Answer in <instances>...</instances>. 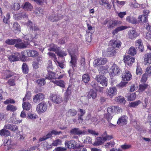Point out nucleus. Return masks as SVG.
Masks as SVG:
<instances>
[{
  "instance_id": "obj_1",
  "label": "nucleus",
  "mask_w": 151,
  "mask_h": 151,
  "mask_svg": "<svg viewBox=\"0 0 151 151\" xmlns=\"http://www.w3.org/2000/svg\"><path fill=\"white\" fill-rule=\"evenodd\" d=\"M47 109V103L46 102L42 101L37 105L36 110L39 114H41L46 112Z\"/></svg>"
},
{
  "instance_id": "obj_2",
  "label": "nucleus",
  "mask_w": 151,
  "mask_h": 151,
  "mask_svg": "<svg viewBox=\"0 0 151 151\" xmlns=\"http://www.w3.org/2000/svg\"><path fill=\"white\" fill-rule=\"evenodd\" d=\"M70 132L71 134L78 135L88 134L86 129L81 130L78 128H74L71 129Z\"/></svg>"
},
{
  "instance_id": "obj_3",
  "label": "nucleus",
  "mask_w": 151,
  "mask_h": 151,
  "mask_svg": "<svg viewBox=\"0 0 151 151\" xmlns=\"http://www.w3.org/2000/svg\"><path fill=\"white\" fill-rule=\"evenodd\" d=\"M68 51L71 58V60L70 63L71 64L72 68L74 69V67H76V63L77 59V57L74 53V51L70 49L68 50Z\"/></svg>"
},
{
  "instance_id": "obj_4",
  "label": "nucleus",
  "mask_w": 151,
  "mask_h": 151,
  "mask_svg": "<svg viewBox=\"0 0 151 151\" xmlns=\"http://www.w3.org/2000/svg\"><path fill=\"white\" fill-rule=\"evenodd\" d=\"M96 80L98 82L103 86L106 87L107 85V79L104 76L97 75L96 76Z\"/></svg>"
},
{
  "instance_id": "obj_5",
  "label": "nucleus",
  "mask_w": 151,
  "mask_h": 151,
  "mask_svg": "<svg viewBox=\"0 0 151 151\" xmlns=\"http://www.w3.org/2000/svg\"><path fill=\"white\" fill-rule=\"evenodd\" d=\"M109 71L111 75L113 76L118 74L120 73L121 70L118 66L116 64H114L110 69Z\"/></svg>"
},
{
  "instance_id": "obj_6",
  "label": "nucleus",
  "mask_w": 151,
  "mask_h": 151,
  "mask_svg": "<svg viewBox=\"0 0 151 151\" xmlns=\"http://www.w3.org/2000/svg\"><path fill=\"white\" fill-rule=\"evenodd\" d=\"M47 18L50 21L53 22L62 19L63 18V16L60 14H52L48 16Z\"/></svg>"
},
{
  "instance_id": "obj_7",
  "label": "nucleus",
  "mask_w": 151,
  "mask_h": 151,
  "mask_svg": "<svg viewBox=\"0 0 151 151\" xmlns=\"http://www.w3.org/2000/svg\"><path fill=\"white\" fill-rule=\"evenodd\" d=\"M20 42H17V43L15 45V47L19 49H23L26 48L27 46L29 45V42L27 41H22L20 39Z\"/></svg>"
},
{
  "instance_id": "obj_8",
  "label": "nucleus",
  "mask_w": 151,
  "mask_h": 151,
  "mask_svg": "<svg viewBox=\"0 0 151 151\" xmlns=\"http://www.w3.org/2000/svg\"><path fill=\"white\" fill-rule=\"evenodd\" d=\"M65 144V147L68 148H74L77 147L76 142L73 140L66 141Z\"/></svg>"
},
{
  "instance_id": "obj_9",
  "label": "nucleus",
  "mask_w": 151,
  "mask_h": 151,
  "mask_svg": "<svg viewBox=\"0 0 151 151\" xmlns=\"http://www.w3.org/2000/svg\"><path fill=\"white\" fill-rule=\"evenodd\" d=\"M107 62V59L106 58H100L94 60L93 63L96 65H103L105 64Z\"/></svg>"
},
{
  "instance_id": "obj_10",
  "label": "nucleus",
  "mask_w": 151,
  "mask_h": 151,
  "mask_svg": "<svg viewBox=\"0 0 151 151\" xmlns=\"http://www.w3.org/2000/svg\"><path fill=\"white\" fill-rule=\"evenodd\" d=\"M121 42L119 40H111L110 42V44L113 48L118 50L121 47Z\"/></svg>"
},
{
  "instance_id": "obj_11",
  "label": "nucleus",
  "mask_w": 151,
  "mask_h": 151,
  "mask_svg": "<svg viewBox=\"0 0 151 151\" xmlns=\"http://www.w3.org/2000/svg\"><path fill=\"white\" fill-rule=\"evenodd\" d=\"M21 58L20 54L18 52L15 53L8 57L9 60L11 62L18 61Z\"/></svg>"
},
{
  "instance_id": "obj_12",
  "label": "nucleus",
  "mask_w": 151,
  "mask_h": 151,
  "mask_svg": "<svg viewBox=\"0 0 151 151\" xmlns=\"http://www.w3.org/2000/svg\"><path fill=\"white\" fill-rule=\"evenodd\" d=\"M99 3L100 5L103 6L106 9H110L111 8V5L107 0H99Z\"/></svg>"
},
{
  "instance_id": "obj_13",
  "label": "nucleus",
  "mask_w": 151,
  "mask_h": 151,
  "mask_svg": "<svg viewBox=\"0 0 151 151\" xmlns=\"http://www.w3.org/2000/svg\"><path fill=\"white\" fill-rule=\"evenodd\" d=\"M44 98V95L41 93L36 95L33 99V101L35 103H37L42 101Z\"/></svg>"
},
{
  "instance_id": "obj_14",
  "label": "nucleus",
  "mask_w": 151,
  "mask_h": 151,
  "mask_svg": "<svg viewBox=\"0 0 151 151\" xmlns=\"http://www.w3.org/2000/svg\"><path fill=\"white\" fill-rule=\"evenodd\" d=\"M127 119L128 117L127 116L123 115L118 119L117 123L120 125L126 124H127Z\"/></svg>"
},
{
  "instance_id": "obj_15",
  "label": "nucleus",
  "mask_w": 151,
  "mask_h": 151,
  "mask_svg": "<svg viewBox=\"0 0 151 151\" xmlns=\"http://www.w3.org/2000/svg\"><path fill=\"white\" fill-rule=\"evenodd\" d=\"M144 63L145 65H148L151 63V53L145 54L144 56Z\"/></svg>"
},
{
  "instance_id": "obj_16",
  "label": "nucleus",
  "mask_w": 151,
  "mask_h": 151,
  "mask_svg": "<svg viewBox=\"0 0 151 151\" xmlns=\"http://www.w3.org/2000/svg\"><path fill=\"white\" fill-rule=\"evenodd\" d=\"M139 34L134 30H130L128 32L129 38L133 40L139 36Z\"/></svg>"
},
{
  "instance_id": "obj_17",
  "label": "nucleus",
  "mask_w": 151,
  "mask_h": 151,
  "mask_svg": "<svg viewBox=\"0 0 151 151\" xmlns=\"http://www.w3.org/2000/svg\"><path fill=\"white\" fill-rule=\"evenodd\" d=\"M132 75L130 72L128 71H125L122 76V80L124 81H129L132 78Z\"/></svg>"
},
{
  "instance_id": "obj_18",
  "label": "nucleus",
  "mask_w": 151,
  "mask_h": 151,
  "mask_svg": "<svg viewBox=\"0 0 151 151\" xmlns=\"http://www.w3.org/2000/svg\"><path fill=\"white\" fill-rule=\"evenodd\" d=\"M106 138H102V137H99L97 138L96 139L95 141L94 142L93 145L95 146H98L101 145L105 141H106Z\"/></svg>"
},
{
  "instance_id": "obj_19",
  "label": "nucleus",
  "mask_w": 151,
  "mask_h": 151,
  "mask_svg": "<svg viewBox=\"0 0 151 151\" xmlns=\"http://www.w3.org/2000/svg\"><path fill=\"white\" fill-rule=\"evenodd\" d=\"M12 28L13 30L15 33L19 34L20 32V25L17 22H15L13 23Z\"/></svg>"
},
{
  "instance_id": "obj_20",
  "label": "nucleus",
  "mask_w": 151,
  "mask_h": 151,
  "mask_svg": "<svg viewBox=\"0 0 151 151\" xmlns=\"http://www.w3.org/2000/svg\"><path fill=\"white\" fill-rule=\"evenodd\" d=\"M107 111L109 112H112V113L114 112L120 113L122 112V109L119 107L116 106H112L107 109Z\"/></svg>"
},
{
  "instance_id": "obj_21",
  "label": "nucleus",
  "mask_w": 151,
  "mask_h": 151,
  "mask_svg": "<svg viewBox=\"0 0 151 151\" xmlns=\"http://www.w3.org/2000/svg\"><path fill=\"white\" fill-rule=\"evenodd\" d=\"M14 17L16 20H18L21 19L22 17L23 18H26L27 15L26 14L25 12H23L18 14H15Z\"/></svg>"
},
{
  "instance_id": "obj_22",
  "label": "nucleus",
  "mask_w": 151,
  "mask_h": 151,
  "mask_svg": "<svg viewBox=\"0 0 151 151\" xmlns=\"http://www.w3.org/2000/svg\"><path fill=\"white\" fill-rule=\"evenodd\" d=\"M107 93L108 96L111 98L117 93V89L114 87H111L108 89Z\"/></svg>"
},
{
  "instance_id": "obj_23",
  "label": "nucleus",
  "mask_w": 151,
  "mask_h": 151,
  "mask_svg": "<svg viewBox=\"0 0 151 151\" xmlns=\"http://www.w3.org/2000/svg\"><path fill=\"white\" fill-rule=\"evenodd\" d=\"M27 52L28 56L35 57L38 55V52L34 50H28Z\"/></svg>"
},
{
  "instance_id": "obj_24",
  "label": "nucleus",
  "mask_w": 151,
  "mask_h": 151,
  "mask_svg": "<svg viewBox=\"0 0 151 151\" xmlns=\"http://www.w3.org/2000/svg\"><path fill=\"white\" fill-rule=\"evenodd\" d=\"M127 22L132 24H136L137 23V19L136 18L131 15L127 17L126 18Z\"/></svg>"
},
{
  "instance_id": "obj_25",
  "label": "nucleus",
  "mask_w": 151,
  "mask_h": 151,
  "mask_svg": "<svg viewBox=\"0 0 151 151\" xmlns=\"http://www.w3.org/2000/svg\"><path fill=\"white\" fill-rule=\"evenodd\" d=\"M136 46L137 48H138L139 50L141 52L143 51L144 50L143 46L142 43V40L141 39L137 40L136 41Z\"/></svg>"
},
{
  "instance_id": "obj_26",
  "label": "nucleus",
  "mask_w": 151,
  "mask_h": 151,
  "mask_svg": "<svg viewBox=\"0 0 151 151\" xmlns=\"http://www.w3.org/2000/svg\"><path fill=\"white\" fill-rule=\"evenodd\" d=\"M52 100L53 102L57 104H59L63 101L62 97L59 96H53L52 97Z\"/></svg>"
},
{
  "instance_id": "obj_27",
  "label": "nucleus",
  "mask_w": 151,
  "mask_h": 151,
  "mask_svg": "<svg viewBox=\"0 0 151 151\" xmlns=\"http://www.w3.org/2000/svg\"><path fill=\"white\" fill-rule=\"evenodd\" d=\"M27 24L29 27V28L32 30L37 31L39 30V28L37 25L35 24H33L30 21L28 22Z\"/></svg>"
},
{
  "instance_id": "obj_28",
  "label": "nucleus",
  "mask_w": 151,
  "mask_h": 151,
  "mask_svg": "<svg viewBox=\"0 0 151 151\" xmlns=\"http://www.w3.org/2000/svg\"><path fill=\"white\" fill-rule=\"evenodd\" d=\"M91 85L93 88L95 89L96 91H99L100 92H101L102 91V87L99 86L97 83L95 81H92L91 83Z\"/></svg>"
},
{
  "instance_id": "obj_29",
  "label": "nucleus",
  "mask_w": 151,
  "mask_h": 151,
  "mask_svg": "<svg viewBox=\"0 0 151 151\" xmlns=\"http://www.w3.org/2000/svg\"><path fill=\"white\" fill-rule=\"evenodd\" d=\"M20 39H8L5 41V43L8 45H13L17 43V42H20Z\"/></svg>"
},
{
  "instance_id": "obj_30",
  "label": "nucleus",
  "mask_w": 151,
  "mask_h": 151,
  "mask_svg": "<svg viewBox=\"0 0 151 151\" xmlns=\"http://www.w3.org/2000/svg\"><path fill=\"white\" fill-rule=\"evenodd\" d=\"M33 8L32 5L28 2H25L23 6L24 10L27 11H31Z\"/></svg>"
},
{
  "instance_id": "obj_31",
  "label": "nucleus",
  "mask_w": 151,
  "mask_h": 151,
  "mask_svg": "<svg viewBox=\"0 0 151 151\" xmlns=\"http://www.w3.org/2000/svg\"><path fill=\"white\" fill-rule=\"evenodd\" d=\"M106 52L107 55L109 56H113L116 53L115 50L112 47H109L108 48Z\"/></svg>"
},
{
  "instance_id": "obj_32",
  "label": "nucleus",
  "mask_w": 151,
  "mask_h": 151,
  "mask_svg": "<svg viewBox=\"0 0 151 151\" xmlns=\"http://www.w3.org/2000/svg\"><path fill=\"white\" fill-rule=\"evenodd\" d=\"M10 135V132L4 128L0 130V135L2 136L8 137Z\"/></svg>"
},
{
  "instance_id": "obj_33",
  "label": "nucleus",
  "mask_w": 151,
  "mask_h": 151,
  "mask_svg": "<svg viewBox=\"0 0 151 151\" xmlns=\"http://www.w3.org/2000/svg\"><path fill=\"white\" fill-rule=\"evenodd\" d=\"M52 82L55 84L57 86H59L62 88H64L65 87V82L62 80H56L53 81Z\"/></svg>"
},
{
  "instance_id": "obj_34",
  "label": "nucleus",
  "mask_w": 151,
  "mask_h": 151,
  "mask_svg": "<svg viewBox=\"0 0 151 151\" xmlns=\"http://www.w3.org/2000/svg\"><path fill=\"white\" fill-rule=\"evenodd\" d=\"M96 92L92 89L91 90L88 92L87 96L88 98H92L93 99H95L96 97Z\"/></svg>"
},
{
  "instance_id": "obj_35",
  "label": "nucleus",
  "mask_w": 151,
  "mask_h": 151,
  "mask_svg": "<svg viewBox=\"0 0 151 151\" xmlns=\"http://www.w3.org/2000/svg\"><path fill=\"white\" fill-rule=\"evenodd\" d=\"M22 106L24 109L27 111L29 110L32 107L31 105L28 102H23Z\"/></svg>"
},
{
  "instance_id": "obj_36",
  "label": "nucleus",
  "mask_w": 151,
  "mask_h": 151,
  "mask_svg": "<svg viewBox=\"0 0 151 151\" xmlns=\"http://www.w3.org/2000/svg\"><path fill=\"white\" fill-rule=\"evenodd\" d=\"M120 22L116 20H111L109 23V27L113 28L116 26Z\"/></svg>"
},
{
  "instance_id": "obj_37",
  "label": "nucleus",
  "mask_w": 151,
  "mask_h": 151,
  "mask_svg": "<svg viewBox=\"0 0 151 151\" xmlns=\"http://www.w3.org/2000/svg\"><path fill=\"white\" fill-rule=\"evenodd\" d=\"M50 48L48 49V50L50 51L55 52L56 53V51L59 50V47H58L57 45L54 44H51L50 46Z\"/></svg>"
},
{
  "instance_id": "obj_38",
  "label": "nucleus",
  "mask_w": 151,
  "mask_h": 151,
  "mask_svg": "<svg viewBox=\"0 0 151 151\" xmlns=\"http://www.w3.org/2000/svg\"><path fill=\"white\" fill-rule=\"evenodd\" d=\"M138 20L140 22H146L147 21V17L145 15H140L138 17Z\"/></svg>"
},
{
  "instance_id": "obj_39",
  "label": "nucleus",
  "mask_w": 151,
  "mask_h": 151,
  "mask_svg": "<svg viewBox=\"0 0 151 151\" xmlns=\"http://www.w3.org/2000/svg\"><path fill=\"white\" fill-rule=\"evenodd\" d=\"M90 80L89 75L88 74H85L82 76V81L84 83H88Z\"/></svg>"
},
{
  "instance_id": "obj_40",
  "label": "nucleus",
  "mask_w": 151,
  "mask_h": 151,
  "mask_svg": "<svg viewBox=\"0 0 151 151\" xmlns=\"http://www.w3.org/2000/svg\"><path fill=\"white\" fill-rule=\"evenodd\" d=\"M108 113L104 114V117L109 122L112 119L113 115L112 112H109L107 111Z\"/></svg>"
},
{
  "instance_id": "obj_41",
  "label": "nucleus",
  "mask_w": 151,
  "mask_h": 151,
  "mask_svg": "<svg viewBox=\"0 0 151 151\" xmlns=\"http://www.w3.org/2000/svg\"><path fill=\"white\" fill-rule=\"evenodd\" d=\"M128 53L130 55L134 56L136 53V50L135 48L133 47H131L128 52Z\"/></svg>"
},
{
  "instance_id": "obj_42",
  "label": "nucleus",
  "mask_w": 151,
  "mask_h": 151,
  "mask_svg": "<svg viewBox=\"0 0 151 151\" xmlns=\"http://www.w3.org/2000/svg\"><path fill=\"white\" fill-rule=\"evenodd\" d=\"M35 13L37 15L41 16L43 14V10L40 8H37L35 11Z\"/></svg>"
},
{
  "instance_id": "obj_43",
  "label": "nucleus",
  "mask_w": 151,
  "mask_h": 151,
  "mask_svg": "<svg viewBox=\"0 0 151 151\" xmlns=\"http://www.w3.org/2000/svg\"><path fill=\"white\" fill-rule=\"evenodd\" d=\"M77 113V111L74 109H70L68 111L67 114L68 116H74L76 115Z\"/></svg>"
},
{
  "instance_id": "obj_44",
  "label": "nucleus",
  "mask_w": 151,
  "mask_h": 151,
  "mask_svg": "<svg viewBox=\"0 0 151 151\" xmlns=\"http://www.w3.org/2000/svg\"><path fill=\"white\" fill-rule=\"evenodd\" d=\"M6 109L8 111H14L17 109V108L11 104H9L6 107Z\"/></svg>"
},
{
  "instance_id": "obj_45",
  "label": "nucleus",
  "mask_w": 151,
  "mask_h": 151,
  "mask_svg": "<svg viewBox=\"0 0 151 151\" xmlns=\"http://www.w3.org/2000/svg\"><path fill=\"white\" fill-rule=\"evenodd\" d=\"M116 101L119 103L125 104L126 102L124 98L122 96H119L116 97Z\"/></svg>"
},
{
  "instance_id": "obj_46",
  "label": "nucleus",
  "mask_w": 151,
  "mask_h": 151,
  "mask_svg": "<svg viewBox=\"0 0 151 151\" xmlns=\"http://www.w3.org/2000/svg\"><path fill=\"white\" fill-rule=\"evenodd\" d=\"M56 53L57 55L61 57H63L64 56H66L67 54L66 52L63 51H59V50L57 51H56Z\"/></svg>"
},
{
  "instance_id": "obj_47",
  "label": "nucleus",
  "mask_w": 151,
  "mask_h": 151,
  "mask_svg": "<svg viewBox=\"0 0 151 151\" xmlns=\"http://www.w3.org/2000/svg\"><path fill=\"white\" fill-rule=\"evenodd\" d=\"M36 82L40 86H43L45 83V80L44 78L39 79L36 81Z\"/></svg>"
},
{
  "instance_id": "obj_48",
  "label": "nucleus",
  "mask_w": 151,
  "mask_h": 151,
  "mask_svg": "<svg viewBox=\"0 0 151 151\" xmlns=\"http://www.w3.org/2000/svg\"><path fill=\"white\" fill-rule=\"evenodd\" d=\"M22 68L23 72L24 73H28L29 71V69L26 63H23L22 65Z\"/></svg>"
},
{
  "instance_id": "obj_49",
  "label": "nucleus",
  "mask_w": 151,
  "mask_h": 151,
  "mask_svg": "<svg viewBox=\"0 0 151 151\" xmlns=\"http://www.w3.org/2000/svg\"><path fill=\"white\" fill-rule=\"evenodd\" d=\"M31 96V93L29 91L27 92L25 95V97L23 99V102H24L26 101H28L30 99Z\"/></svg>"
},
{
  "instance_id": "obj_50",
  "label": "nucleus",
  "mask_w": 151,
  "mask_h": 151,
  "mask_svg": "<svg viewBox=\"0 0 151 151\" xmlns=\"http://www.w3.org/2000/svg\"><path fill=\"white\" fill-rule=\"evenodd\" d=\"M99 72L100 74H104L107 72V70L104 66H101L100 67L99 70Z\"/></svg>"
},
{
  "instance_id": "obj_51",
  "label": "nucleus",
  "mask_w": 151,
  "mask_h": 151,
  "mask_svg": "<svg viewBox=\"0 0 151 151\" xmlns=\"http://www.w3.org/2000/svg\"><path fill=\"white\" fill-rule=\"evenodd\" d=\"M91 117L90 114H88L86 117V119L88 121H90L91 123L97 121V119L95 117H93L91 118Z\"/></svg>"
},
{
  "instance_id": "obj_52",
  "label": "nucleus",
  "mask_w": 151,
  "mask_h": 151,
  "mask_svg": "<svg viewBox=\"0 0 151 151\" xmlns=\"http://www.w3.org/2000/svg\"><path fill=\"white\" fill-rule=\"evenodd\" d=\"M141 103V102L139 100L132 102L129 104V106L130 107H135L138 106L139 104H140Z\"/></svg>"
},
{
  "instance_id": "obj_53",
  "label": "nucleus",
  "mask_w": 151,
  "mask_h": 151,
  "mask_svg": "<svg viewBox=\"0 0 151 151\" xmlns=\"http://www.w3.org/2000/svg\"><path fill=\"white\" fill-rule=\"evenodd\" d=\"M148 86V85L146 84H141L139 86V92H142L144 91Z\"/></svg>"
},
{
  "instance_id": "obj_54",
  "label": "nucleus",
  "mask_w": 151,
  "mask_h": 151,
  "mask_svg": "<svg viewBox=\"0 0 151 151\" xmlns=\"http://www.w3.org/2000/svg\"><path fill=\"white\" fill-rule=\"evenodd\" d=\"M62 142V141L61 140L58 139L54 141L52 143V146H54L59 145H61Z\"/></svg>"
},
{
  "instance_id": "obj_55",
  "label": "nucleus",
  "mask_w": 151,
  "mask_h": 151,
  "mask_svg": "<svg viewBox=\"0 0 151 151\" xmlns=\"http://www.w3.org/2000/svg\"><path fill=\"white\" fill-rule=\"evenodd\" d=\"M10 122L12 123L16 124L18 123V119L15 116H13L10 118Z\"/></svg>"
},
{
  "instance_id": "obj_56",
  "label": "nucleus",
  "mask_w": 151,
  "mask_h": 151,
  "mask_svg": "<svg viewBox=\"0 0 151 151\" xmlns=\"http://www.w3.org/2000/svg\"><path fill=\"white\" fill-rule=\"evenodd\" d=\"M55 75V74L53 72H49L48 75L45 78L49 80L52 79L53 78Z\"/></svg>"
},
{
  "instance_id": "obj_57",
  "label": "nucleus",
  "mask_w": 151,
  "mask_h": 151,
  "mask_svg": "<svg viewBox=\"0 0 151 151\" xmlns=\"http://www.w3.org/2000/svg\"><path fill=\"white\" fill-rule=\"evenodd\" d=\"M102 138H104L105 137L106 138V139L107 140H109L111 139L112 138V137L111 135H109L107 134L106 132H104V133L102 135Z\"/></svg>"
},
{
  "instance_id": "obj_58",
  "label": "nucleus",
  "mask_w": 151,
  "mask_h": 151,
  "mask_svg": "<svg viewBox=\"0 0 151 151\" xmlns=\"http://www.w3.org/2000/svg\"><path fill=\"white\" fill-rule=\"evenodd\" d=\"M136 97V95L135 93H132L128 96V99L130 101H133L135 99Z\"/></svg>"
},
{
  "instance_id": "obj_59",
  "label": "nucleus",
  "mask_w": 151,
  "mask_h": 151,
  "mask_svg": "<svg viewBox=\"0 0 151 151\" xmlns=\"http://www.w3.org/2000/svg\"><path fill=\"white\" fill-rule=\"evenodd\" d=\"M5 73H6V78H9L12 76L14 75L15 73H14L12 72H10L9 71L7 70L6 71V72Z\"/></svg>"
},
{
  "instance_id": "obj_60",
  "label": "nucleus",
  "mask_w": 151,
  "mask_h": 151,
  "mask_svg": "<svg viewBox=\"0 0 151 151\" xmlns=\"http://www.w3.org/2000/svg\"><path fill=\"white\" fill-rule=\"evenodd\" d=\"M48 62L49 63V65L47 66V70L48 72H51L52 71L53 68L52 64V62L51 61L49 60Z\"/></svg>"
},
{
  "instance_id": "obj_61",
  "label": "nucleus",
  "mask_w": 151,
  "mask_h": 151,
  "mask_svg": "<svg viewBox=\"0 0 151 151\" xmlns=\"http://www.w3.org/2000/svg\"><path fill=\"white\" fill-rule=\"evenodd\" d=\"M117 14L118 16L121 18H122L124 17V16L127 14V13L126 12H117Z\"/></svg>"
},
{
  "instance_id": "obj_62",
  "label": "nucleus",
  "mask_w": 151,
  "mask_h": 151,
  "mask_svg": "<svg viewBox=\"0 0 151 151\" xmlns=\"http://www.w3.org/2000/svg\"><path fill=\"white\" fill-rule=\"evenodd\" d=\"M18 127L17 126L14 124L12 125L11 131L15 132L16 131H17L18 130Z\"/></svg>"
},
{
  "instance_id": "obj_63",
  "label": "nucleus",
  "mask_w": 151,
  "mask_h": 151,
  "mask_svg": "<svg viewBox=\"0 0 151 151\" xmlns=\"http://www.w3.org/2000/svg\"><path fill=\"white\" fill-rule=\"evenodd\" d=\"M27 118L29 119H35L36 118V115L35 114H32L30 113H29L27 116Z\"/></svg>"
},
{
  "instance_id": "obj_64",
  "label": "nucleus",
  "mask_w": 151,
  "mask_h": 151,
  "mask_svg": "<svg viewBox=\"0 0 151 151\" xmlns=\"http://www.w3.org/2000/svg\"><path fill=\"white\" fill-rule=\"evenodd\" d=\"M146 73L149 76H151V66H149L147 67Z\"/></svg>"
}]
</instances>
